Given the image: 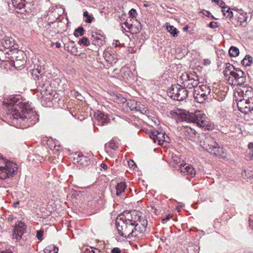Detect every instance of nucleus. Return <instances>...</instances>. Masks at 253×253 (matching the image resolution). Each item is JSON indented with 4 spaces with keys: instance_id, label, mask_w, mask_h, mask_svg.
I'll use <instances>...</instances> for the list:
<instances>
[{
    "instance_id": "nucleus-1",
    "label": "nucleus",
    "mask_w": 253,
    "mask_h": 253,
    "mask_svg": "<svg viewBox=\"0 0 253 253\" xmlns=\"http://www.w3.org/2000/svg\"><path fill=\"white\" fill-rule=\"evenodd\" d=\"M7 117L12 119L11 123L16 127L25 128L35 124L37 119L36 112L25 100H20L18 97L10 96L3 101Z\"/></svg>"
},
{
    "instance_id": "nucleus-2",
    "label": "nucleus",
    "mask_w": 253,
    "mask_h": 253,
    "mask_svg": "<svg viewBox=\"0 0 253 253\" xmlns=\"http://www.w3.org/2000/svg\"><path fill=\"white\" fill-rule=\"evenodd\" d=\"M126 226L125 231H131L127 235V238L137 237L142 234L145 230L147 225V221L144 218H141L140 215L135 211L131 214V218H127L124 223Z\"/></svg>"
},
{
    "instance_id": "nucleus-3",
    "label": "nucleus",
    "mask_w": 253,
    "mask_h": 253,
    "mask_svg": "<svg viewBox=\"0 0 253 253\" xmlns=\"http://www.w3.org/2000/svg\"><path fill=\"white\" fill-rule=\"evenodd\" d=\"M200 141V145L208 152L218 158L225 157V152L223 148L218 146L214 139L210 135H203Z\"/></svg>"
},
{
    "instance_id": "nucleus-4",
    "label": "nucleus",
    "mask_w": 253,
    "mask_h": 253,
    "mask_svg": "<svg viewBox=\"0 0 253 253\" xmlns=\"http://www.w3.org/2000/svg\"><path fill=\"white\" fill-rule=\"evenodd\" d=\"M224 75L226 79L232 85H242L246 81L245 73L240 69L235 68L230 64L226 65Z\"/></svg>"
},
{
    "instance_id": "nucleus-5",
    "label": "nucleus",
    "mask_w": 253,
    "mask_h": 253,
    "mask_svg": "<svg viewBox=\"0 0 253 253\" xmlns=\"http://www.w3.org/2000/svg\"><path fill=\"white\" fill-rule=\"evenodd\" d=\"M186 120L196 124L201 127H207L209 121L206 115L201 111H196L194 113H189L186 116Z\"/></svg>"
},
{
    "instance_id": "nucleus-6",
    "label": "nucleus",
    "mask_w": 253,
    "mask_h": 253,
    "mask_svg": "<svg viewBox=\"0 0 253 253\" xmlns=\"http://www.w3.org/2000/svg\"><path fill=\"white\" fill-rule=\"evenodd\" d=\"M236 99H245L253 102V89L251 86H242L234 93Z\"/></svg>"
},
{
    "instance_id": "nucleus-7",
    "label": "nucleus",
    "mask_w": 253,
    "mask_h": 253,
    "mask_svg": "<svg viewBox=\"0 0 253 253\" xmlns=\"http://www.w3.org/2000/svg\"><path fill=\"white\" fill-rule=\"evenodd\" d=\"M14 45V41L11 38L5 37L1 41V56L2 55L6 56V57L9 58L12 54V47Z\"/></svg>"
},
{
    "instance_id": "nucleus-8",
    "label": "nucleus",
    "mask_w": 253,
    "mask_h": 253,
    "mask_svg": "<svg viewBox=\"0 0 253 253\" xmlns=\"http://www.w3.org/2000/svg\"><path fill=\"white\" fill-rule=\"evenodd\" d=\"M1 173H5V174H14L15 172H18V167L17 165L13 162L6 160L1 156Z\"/></svg>"
},
{
    "instance_id": "nucleus-9",
    "label": "nucleus",
    "mask_w": 253,
    "mask_h": 253,
    "mask_svg": "<svg viewBox=\"0 0 253 253\" xmlns=\"http://www.w3.org/2000/svg\"><path fill=\"white\" fill-rule=\"evenodd\" d=\"M14 227L12 238L17 241H19L22 235L26 232V225L24 222L18 221L15 223Z\"/></svg>"
},
{
    "instance_id": "nucleus-10",
    "label": "nucleus",
    "mask_w": 253,
    "mask_h": 253,
    "mask_svg": "<svg viewBox=\"0 0 253 253\" xmlns=\"http://www.w3.org/2000/svg\"><path fill=\"white\" fill-rule=\"evenodd\" d=\"M187 79L185 82L184 85L189 88L197 87L199 84V77L195 72L186 74Z\"/></svg>"
},
{
    "instance_id": "nucleus-11",
    "label": "nucleus",
    "mask_w": 253,
    "mask_h": 253,
    "mask_svg": "<svg viewBox=\"0 0 253 253\" xmlns=\"http://www.w3.org/2000/svg\"><path fill=\"white\" fill-rule=\"evenodd\" d=\"M238 109L242 113L248 114L253 110V102L245 99H236Z\"/></svg>"
},
{
    "instance_id": "nucleus-12",
    "label": "nucleus",
    "mask_w": 253,
    "mask_h": 253,
    "mask_svg": "<svg viewBox=\"0 0 253 253\" xmlns=\"http://www.w3.org/2000/svg\"><path fill=\"white\" fill-rule=\"evenodd\" d=\"M178 170L180 172L196 174V171L193 166L183 162L178 166Z\"/></svg>"
},
{
    "instance_id": "nucleus-13",
    "label": "nucleus",
    "mask_w": 253,
    "mask_h": 253,
    "mask_svg": "<svg viewBox=\"0 0 253 253\" xmlns=\"http://www.w3.org/2000/svg\"><path fill=\"white\" fill-rule=\"evenodd\" d=\"M150 137L154 140V142L158 141L159 144L165 141V132L163 131L153 130L150 134Z\"/></svg>"
},
{
    "instance_id": "nucleus-14",
    "label": "nucleus",
    "mask_w": 253,
    "mask_h": 253,
    "mask_svg": "<svg viewBox=\"0 0 253 253\" xmlns=\"http://www.w3.org/2000/svg\"><path fill=\"white\" fill-rule=\"evenodd\" d=\"M10 57L9 56V58H8L6 57V56L2 55L1 56V68H3L4 69L8 70H11L13 67V61H9Z\"/></svg>"
},
{
    "instance_id": "nucleus-15",
    "label": "nucleus",
    "mask_w": 253,
    "mask_h": 253,
    "mask_svg": "<svg viewBox=\"0 0 253 253\" xmlns=\"http://www.w3.org/2000/svg\"><path fill=\"white\" fill-rule=\"evenodd\" d=\"M73 163L78 165L77 167H79V169H81L84 166H87L88 162L86 157L78 155L74 158Z\"/></svg>"
},
{
    "instance_id": "nucleus-16",
    "label": "nucleus",
    "mask_w": 253,
    "mask_h": 253,
    "mask_svg": "<svg viewBox=\"0 0 253 253\" xmlns=\"http://www.w3.org/2000/svg\"><path fill=\"white\" fill-rule=\"evenodd\" d=\"M249 14L243 11L239 12L238 16V23L240 24V25L242 27H245L247 24V22L249 20Z\"/></svg>"
},
{
    "instance_id": "nucleus-17",
    "label": "nucleus",
    "mask_w": 253,
    "mask_h": 253,
    "mask_svg": "<svg viewBox=\"0 0 253 253\" xmlns=\"http://www.w3.org/2000/svg\"><path fill=\"white\" fill-rule=\"evenodd\" d=\"M181 87L182 86L179 84L172 85L168 92L169 96L173 100H175V97L177 95L179 88L181 89Z\"/></svg>"
},
{
    "instance_id": "nucleus-18",
    "label": "nucleus",
    "mask_w": 253,
    "mask_h": 253,
    "mask_svg": "<svg viewBox=\"0 0 253 253\" xmlns=\"http://www.w3.org/2000/svg\"><path fill=\"white\" fill-rule=\"evenodd\" d=\"M95 117L96 119L98 121V123L101 125H103L107 123L109 121V119L108 116L101 112L96 113Z\"/></svg>"
},
{
    "instance_id": "nucleus-19",
    "label": "nucleus",
    "mask_w": 253,
    "mask_h": 253,
    "mask_svg": "<svg viewBox=\"0 0 253 253\" xmlns=\"http://www.w3.org/2000/svg\"><path fill=\"white\" fill-rule=\"evenodd\" d=\"M208 95L205 93L204 94V93L200 92L196 90H195L194 92L195 99L197 102L200 103H202L204 102V101L207 99Z\"/></svg>"
},
{
    "instance_id": "nucleus-20",
    "label": "nucleus",
    "mask_w": 253,
    "mask_h": 253,
    "mask_svg": "<svg viewBox=\"0 0 253 253\" xmlns=\"http://www.w3.org/2000/svg\"><path fill=\"white\" fill-rule=\"evenodd\" d=\"M188 91L182 86L181 89L179 88L177 95L176 97H175V100L179 101H182L186 98L188 96Z\"/></svg>"
},
{
    "instance_id": "nucleus-21",
    "label": "nucleus",
    "mask_w": 253,
    "mask_h": 253,
    "mask_svg": "<svg viewBox=\"0 0 253 253\" xmlns=\"http://www.w3.org/2000/svg\"><path fill=\"white\" fill-rule=\"evenodd\" d=\"M122 31L131 33H136L138 29H134L131 24H129L128 22L126 21L124 24H122Z\"/></svg>"
},
{
    "instance_id": "nucleus-22",
    "label": "nucleus",
    "mask_w": 253,
    "mask_h": 253,
    "mask_svg": "<svg viewBox=\"0 0 253 253\" xmlns=\"http://www.w3.org/2000/svg\"><path fill=\"white\" fill-rule=\"evenodd\" d=\"M126 188V185L124 182H120L118 183L116 186V194L117 196H119L122 193L124 192L125 189Z\"/></svg>"
},
{
    "instance_id": "nucleus-23",
    "label": "nucleus",
    "mask_w": 253,
    "mask_h": 253,
    "mask_svg": "<svg viewBox=\"0 0 253 253\" xmlns=\"http://www.w3.org/2000/svg\"><path fill=\"white\" fill-rule=\"evenodd\" d=\"M185 134L188 137L189 139H193L195 137L196 133L194 129L191 128H185Z\"/></svg>"
},
{
    "instance_id": "nucleus-24",
    "label": "nucleus",
    "mask_w": 253,
    "mask_h": 253,
    "mask_svg": "<svg viewBox=\"0 0 253 253\" xmlns=\"http://www.w3.org/2000/svg\"><path fill=\"white\" fill-rule=\"evenodd\" d=\"M58 251V248L54 245L48 246L44 249V253H57Z\"/></svg>"
},
{
    "instance_id": "nucleus-25",
    "label": "nucleus",
    "mask_w": 253,
    "mask_h": 253,
    "mask_svg": "<svg viewBox=\"0 0 253 253\" xmlns=\"http://www.w3.org/2000/svg\"><path fill=\"white\" fill-rule=\"evenodd\" d=\"M222 11L224 15L227 18H231L233 16L232 11L231 9L228 7H222Z\"/></svg>"
},
{
    "instance_id": "nucleus-26",
    "label": "nucleus",
    "mask_w": 253,
    "mask_h": 253,
    "mask_svg": "<svg viewBox=\"0 0 253 253\" xmlns=\"http://www.w3.org/2000/svg\"><path fill=\"white\" fill-rule=\"evenodd\" d=\"M135 111H139L142 114L146 113L147 112V109L144 106V105L141 104L140 102H136Z\"/></svg>"
},
{
    "instance_id": "nucleus-27",
    "label": "nucleus",
    "mask_w": 253,
    "mask_h": 253,
    "mask_svg": "<svg viewBox=\"0 0 253 253\" xmlns=\"http://www.w3.org/2000/svg\"><path fill=\"white\" fill-rule=\"evenodd\" d=\"M253 62V58L250 55H246L242 61V64L245 66L251 65Z\"/></svg>"
},
{
    "instance_id": "nucleus-28",
    "label": "nucleus",
    "mask_w": 253,
    "mask_h": 253,
    "mask_svg": "<svg viewBox=\"0 0 253 253\" xmlns=\"http://www.w3.org/2000/svg\"><path fill=\"white\" fill-rule=\"evenodd\" d=\"M200 88V90H199L200 92L204 93V94H206L209 95L211 92V88L210 86H207V85H202L199 86Z\"/></svg>"
},
{
    "instance_id": "nucleus-29",
    "label": "nucleus",
    "mask_w": 253,
    "mask_h": 253,
    "mask_svg": "<svg viewBox=\"0 0 253 253\" xmlns=\"http://www.w3.org/2000/svg\"><path fill=\"white\" fill-rule=\"evenodd\" d=\"M167 29L168 31L173 37H175L177 36L178 31L173 26H167Z\"/></svg>"
},
{
    "instance_id": "nucleus-30",
    "label": "nucleus",
    "mask_w": 253,
    "mask_h": 253,
    "mask_svg": "<svg viewBox=\"0 0 253 253\" xmlns=\"http://www.w3.org/2000/svg\"><path fill=\"white\" fill-rule=\"evenodd\" d=\"M239 53V49L235 46H231L229 50V54L230 56L235 57Z\"/></svg>"
},
{
    "instance_id": "nucleus-31",
    "label": "nucleus",
    "mask_w": 253,
    "mask_h": 253,
    "mask_svg": "<svg viewBox=\"0 0 253 253\" xmlns=\"http://www.w3.org/2000/svg\"><path fill=\"white\" fill-rule=\"evenodd\" d=\"M13 67L15 68H17L19 67H21L24 65L25 64V60L23 59H15V61H13Z\"/></svg>"
},
{
    "instance_id": "nucleus-32",
    "label": "nucleus",
    "mask_w": 253,
    "mask_h": 253,
    "mask_svg": "<svg viewBox=\"0 0 253 253\" xmlns=\"http://www.w3.org/2000/svg\"><path fill=\"white\" fill-rule=\"evenodd\" d=\"M84 30L83 27H79L75 30L74 35L75 37H78L84 35Z\"/></svg>"
},
{
    "instance_id": "nucleus-33",
    "label": "nucleus",
    "mask_w": 253,
    "mask_h": 253,
    "mask_svg": "<svg viewBox=\"0 0 253 253\" xmlns=\"http://www.w3.org/2000/svg\"><path fill=\"white\" fill-rule=\"evenodd\" d=\"M84 16L86 18L85 20V22L87 23H91L93 19V17L89 15L87 11H84L83 13Z\"/></svg>"
},
{
    "instance_id": "nucleus-34",
    "label": "nucleus",
    "mask_w": 253,
    "mask_h": 253,
    "mask_svg": "<svg viewBox=\"0 0 253 253\" xmlns=\"http://www.w3.org/2000/svg\"><path fill=\"white\" fill-rule=\"evenodd\" d=\"M78 44H83L85 46H88L90 44V42L88 40L87 38L83 37L82 39H80L79 41Z\"/></svg>"
},
{
    "instance_id": "nucleus-35",
    "label": "nucleus",
    "mask_w": 253,
    "mask_h": 253,
    "mask_svg": "<svg viewBox=\"0 0 253 253\" xmlns=\"http://www.w3.org/2000/svg\"><path fill=\"white\" fill-rule=\"evenodd\" d=\"M120 219H121V218H120ZM119 219L118 218H117V220H116V226H117V230H118V233L122 237H126V238L127 237V236H126V234L123 232V231H122V230H121V229H119Z\"/></svg>"
},
{
    "instance_id": "nucleus-36",
    "label": "nucleus",
    "mask_w": 253,
    "mask_h": 253,
    "mask_svg": "<svg viewBox=\"0 0 253 253\" xmlns=\"http://www.w3.org/2000/svg\"><path fill=\"white\" fill-rule=\"evenodd\" d=\"M180 161L179 159L175 156L174 157H173L172 159V160L170 162V163L171 166H172L174 167H175L176 166H179L178 164L180 163Z\"/></svg>"
},
{
    "instance_id": "nucleus-37",
    "label": "nucleus",
    "mask_w": 253,
    "mask_h": 253,
    "mask_svg": "<svg viewBox=\"0 0 253 253\" xmlns=\"http://www.w3.org/2000/svg\"><path fill=\"white\" fill-rule=\"evenodd\" d=\"M136 101L134 100H129L127 102V104L131 110H135Z\"/></svg>"
},
{
    "instance_id": "nucleus-38",
    "label": "nucleus",
    "mask_w": 253,
    "mask_h": 253,
    "mask_svg": "<svg viewBox=\"0 0 253 253\" xmlns=\"http://www.w3.org/2000/svg\"><path fill=\"white\" fill-rule=\"evenodd\" d=\"M108 146L109 148H110L112 149L115 150L117 148V146L116 144L115 141L113 140H111L108 144Z\"/></svg>"
},
{
    "instance_id": "nucleus-39",
    "label": "nucleus",
    "mask_w": 253,
    "mask_h": 253,
    "mask_svg": "<svg viewBox=\"0 0 253 253\" xmlns=\"http://www.w3.org/2000/svg\"><path fill=\"white\" fill-rule=\"evenodd\" d=\"M128 165L130 169H134L136 168V165L135 162L131 160L128 161Z\"/></svg>"
},
{
    "instance_id": "nucleus-40",
    "label": "nucleus",
    "mask_w": 253,
    "mask_h": 253,
    "mask_svg": "<svg viewBox=\"0 0 253 253\" xmlns=\"http://www.w3.org/2000/svg\"><path fill=\"white\" fill-rule=\"evenodd\" d=\"M253 149V143L250 142L248 144V150L246 151V156H248V154H251V151Z\"/></svg>"
},
{
    "instance_id": "nucleus-41",
    "label": "nucleus",
    "mask_w": 253,
    "mask_h": 253,
    "mask_svg": "<svg viewBox=\"0 0 253 253\" xmlns=\"http://www.w3.org/2000/svg\"><path fill=\"white\" fill-rule=\"evenodd\" d=\"M43 231L42 230H40L37 231V237L39 240H40V241L42 240V236L43 235Z\"/></svg>"
},
{
    "instance_id": "nucleus-42",
    "label": "nucleus",
    "mask_w": 253,
    "mask_h": 253,
    "mask_svg": "<svg viewBox=\"0 0 253 253\" xmlns=\"http://www.w3.org/2000/svg\"><path fill=\"white\" fill-rule=\"evenodd\" d=\"M209 27L211 28L214 29L218 27V23L216 22L212 21L210 22Z\"/></svg>"
},
{
    "instance_id": "nucleus-43",
    "label": "nucleus",
    "mask_w": 253,
    "mask_h": 253,
    "mask_svg": "<svg viewBox=\"0 0 253 253\" xmlns=\"http://www.w3.org/2000/svg\"><path fill=\"white\" fill-rule=\"evenodd\" d=\"M136 13V11L135 9L132 8L129 11V14L132 18L135 17V15Z\"/></svg>"
},
{
    "instance_id": "nucleus-44",
    "label": "nucleus",
    "mask_w": 253,
    "mask_h": 253,
    "mask_svg": "<svg viewBox=\"0 0 253 253\" xmlns=\"http://www.w3.org/2000/svg\"><path fill=\"white\" fill-rule=\"evenodd\" d=\"M100 167L99 168V169H100V170H101V171H102V172L103 171V170H104L105 171V170H106V169H107V168H108V167H107V165H106V164H105V163H101V164H100Z\"/></svg>"
},
{
    "instance_id": "nucleus-45",
    "label": "nucleus",
    "mask_w": 253,
    "mask_h": 253,
    "mask_svg": "<svg viewBox=\"0 0 253 253\" xmlns=\"http://www.w3.org/2000/svg\"><path fill=\"white\" fill-rule=\"evenodd\" d=\"M96 252L100 253V251L96 249H93L92 248H90L88 250L87 253H96Z\"/></svg>"
},
{
    "instance_id": "nucleus-46",
    "label": "nucleus",
    "mask_w": 253,
    "mask_h": 253,
    "mask_svg": "<svg viewBox=\"0 0 253 253\" xmlns=\"http://www.w3.org/2000/svg\"><path fill=\"white\" fill-rule=\"evenodd\" d=\"M211 62L209 59H205L204 60V64L205 65H209L211 64Z\"/></svg>"
},
{
    "instance_id": "nucleus-47",
    "label": "nucleus",
    "mask_w": 253,
    "mask_h": 253,
    "mask_svg": "<svg viewBox=\"0 0 253 253\" xmlns=\"http://www.w3.org/2000/svg\"><path fill=\"white\" fill-rule=\"evenodd\" d=\"M217 4L221 7H223L222 5L224 4V2L222 0H216Z\"/></svg>"
},
{
    "instance_id": "nucleus-48",
    "label": "nucleus",
    "mask_w": 253,
    "mask_h": 253,
    "mask_svg": "<svg viewBox=\"0 0 253 253\" xmlns=\"http://www.w3.org/2000/svg\"><path fill=\"white\" fill-rule=\"evenodd\" d=\"M111 252L112 253H120L121 251L119 248H115L112 250Z\"/></svg>"
},
{
    "instance_id": "nucleus-49",
    "label": "nucleus",
    "mask_w": 253,
    "mask_h": 253,
    "mask_svg": "<svg viewBox=\"0 0 253 253\" xmlns=\"http://www.w3.org/2000/svg\"><path fill=\"white\" fill-rule=\"evenodd\" d=\"M1 253H13L12 251L10 249L5 250V251H1Z\"/></svg>"
},
{
    "instance_id": "nucleus-50",
    "label": "nucleus",
    "mask_w": 253,
    "mask_h": 253,
    "mask_svg": "<svg viewBox=\"0 0 253 253\" xmlns=\"http://www.w3.org/2000/svg\"><path fill=\"white\" fill-rule=\"evenodd\" d=\"M13 4L15 5V4L17 5L19 4L21 1V0H12Z\"/></svg>"
},
{
    "instance_id": "nucleus-51",
    "label": "nucleus",
    "mask_w": 253,
    "mask_h": 253,
    "mask_svg": "<svg viewBox=\"0 0 253 253\" xmlns=\"http://www.w3.org/2000/svg\"><path fill=\"white\" fill-rule=\"evenodd\" d=\"M247 157H249L250 159L253 160V149L251 151V154H248Z\"/></svg>"
},
{
    "instance_id": "nucleus-52",
    "label": "nucleus",
    "mask_w": 253,
    "mask_h": 253,
    "mask_svg": "<svg viewBox=\"0 0 253 253\" xmlns=\"http://www.w3.org/2000/svg\"><path fill=\"white\" fill-rule=\"evenodd\" d=\"M13 219V216H11V215H10V216L8 217L7 220H8L9 222H10V221H11Z\"/></svg>"
},
{
    "instance_id": "nucleus-53",
    "label": "nucleus",
    "mask_w": 253,
    "mask_h": 253,
    "mask_svg": "<svg viewBox=\"0 0 253 253\" xmlns=\"http://www.w3.org/2000/svg\"><path fill=\"white\" fill-rule=\"evenodd\" d=\"M169 140V138L168 136L165 133V141H164L168 142Z\"/></svg>"
},
{
    "instance_id": "nucleus-54",
    "label": "nucleus",
    "mask_w": 253,
    "mask_h": 253,
    "mask_svg": "<svg viewBox=\"0 0 253 253\" xmlns=\"http://www.w3.org/2000/svg\"><path fill=\"white\" fill-rule=\"evenodd\" d=\"M55 45L57 48H59L61 46V44L59 42H56Z\"/></svg>"
},
{
    "instance_id": "nucleus-55",
    "label": "nucleus",
    "mask_w": 253,
    "mask_h": 253,
    "mask_svg": "<svg viewBox=\"0 0 253 253\" xmlns=\"http://www.w3.org/2000/svg\"><path fill=\"white\" fill-rule=\"evenodd\" d=\"M169 218V215H168L166 218L163 219V221H165Z\"/></svg>"
},
{
    "instance_id": "nucleus-56",
    "label": "nucleus",
    "mask_w": 253,
    "mask_h": 253,
    "mask_svg": "<svg viewBox=\"0 0 253 253\" xmlns=\"http://www.w3.org/2000/svg\"><path fill=\"white\" fill-rule=\"evenodd\" d=\"M250 226L253 227V220L250 221Z\"/></svg>"
},
{
    "instance_id": "nucleus-57",
    "label": "nucleus",
    "mask_w": 253,
    "mask_h": 253,
    "mask_svg": "<svg viewBox=\"0 0 253 253\" xmlns=\"http://www.w3.org/2000/svg\"><path fill=\"white\" fill-rule=\"evenodd\" d=\"M123 225H121L120 223L119 222V229L123 230Z\"/></svg>"
},
{
    "instance_id": "nucleus-58",
    "label": "nucleus",
    "mask_w": 253,
    "mask_h": 253,
    "mask_svg": "<svg viewBox=\"0 0 253 253\" xmlns=\"http://www.w3.org/2000/svg\"><path fill=\"white\" fill-rule=\"evenodd\" d=\"M19 204V202H17L15 203H14V206H15V207H16L17 206V205H18Z\"/></svg>"
},
{
    "instance_id": "nucleus-59",
    "label": "nucleus",
    "mask_w": 253,
    "mask_h": 253,
    "mask_svg": "<svg viewBox=\"0 0 253 253\" xmlns=\"http://www.w3.org/2000/svg\"><path fill=\"white\" fill-rule=\"evenodd\" d=\"M144 6H145V7H147V6H148V4H144Z\"/></svg>"
},
{
    "instance_id": "nucleus-60",
    "label": "nucleus",
    "mask_w": 253,
    "mask_h": 253,
    "mask_svg": "<svg viewBox=\"0 0 253 253\" xmlns=\"http://www.w3.org/2000/svg\"><path fill=\"white\" fill-rule=\"evenodd\" d=\"M244 172H245V173H246V172H247V171H246V170H245Z\"/></svg>"
},
{
    "instance_id": "nucleus-61",
    "label": "nucleus",
    "mask_w": 253,
    "mask_h": 253,
    "mask_svg": "<svg viewBox=\"0 0 253 253\" xmlns=\"http://www.w3.org/2000/svg\"><path fill=\"white\" fill-rule=\"evenodd\" d=\"M214 1H216V0H213Z\"/></svg>"
}]
</instances>
